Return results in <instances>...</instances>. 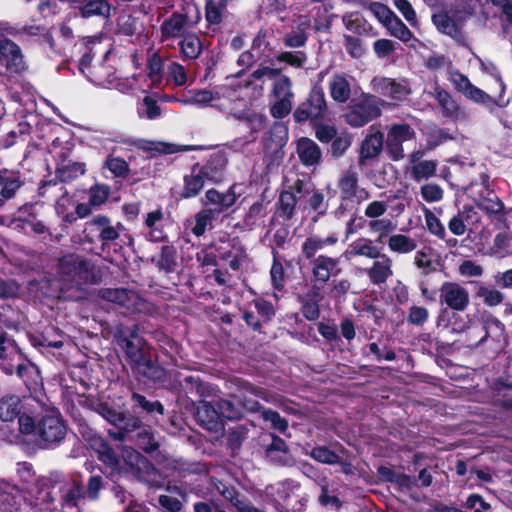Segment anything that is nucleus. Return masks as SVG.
Masks as SVG:
<instances>
[{
	"mask_svg": "<svg viewBox=\"0 0 512 512\" xmlns=\"http://www.w3.org/2000/svg\"><path fill=\"white\" fill-rule=\"evenodd\" d=\"M115 340L123 350L131 368L149 354V349L143 338L139 336L138 325L132 327L120 326L115 333Z\"/></svg>",
	"mask_w": 512,
	"mask_h": 512,
	"instance_id": "nucleus-5",
	"label": "nucleus"
},
{
	"mask_svg": "<svg viewBox=\"0 0 512 512\" xmlns=\"http://www.w3.org/2000/svg\"><path fill=\"white\" fill-rule=\"evenodd\" d=\"M431 95L437 101L444 117L453 120L466 119L464 111L448 91L436 86Z\"/></svg>",
	"mask_w": 512,
	"mask_h": 512,
	"instance_id": "nucleus-20",
	"label": "nucleus"
},
{
	"mask_svg": "<svg viewBox=\"0 0 512 512\" xmlns=\"http://www.w3.org/2000/svg\"><path fill=\"white\" fill-rule=\"evenodd\" d=\"M439 301L447 308L463 312L470 304L469 291L458 282H444L439 288Z\"/></svg>",
	"mask_w": 512,
	"mask_h": 512,
	"instance_id": "nucleus-10",
	"label": "nucleus"
},
{
	"mask_svg": "<svg viewBox=\"0 0 512 512\" xmlns=\"http://www.w3.org/2000/svg\"><path fill=\"white\" fill-rule=\"evenodd\" d=\"M342 22L345 28L357 35L366 33V21L358 12H349L342 16Z\"/></svg>",
	"mask_w": 512,
	"mask_h": 512,
	"instance_id": "nucleus-48",
	"label": "nucleus"
},
{
	"mask_svg": "<svg viewBox=\"0 0 512 512\" xmlns=\"http://www.w3.org/2000/svg\"><path fill=\"white\" fill-rule=\"evenodd\" d=\"M0 62L10 72L19 73L25 69V61L20 47L8 38L0 40Z\"/></svg>",
	"mask_w": 512,
	"mask_h": 512,
	"instance_id": "nucleus-16",
	"label": "nucleus"
},
{
	"mask_svg": "<svg viewBox=\"0 0 512 512\" xmlns=\"http://www.w3.org/2000/svg\"><path fill=\"white\" fill-rule=\"evenodd\" d=\"M200 20L201 13L198 7L194 4H187L181 12H173L162 22L160 26L161 42L184 37L186 32L194 28Z\"/></svg>",
	"mask_w": 512,
	"mask_h": 512,
	"instance_id": "nucleus-2",
	"label": "nucleus"
},
{
	"mask_svg": "<svg viewBox=\"0 0 512 512\" xmlns=\"http://www.w3.org/2000/svg\"><path fill=\"white\" fill-rule=\"evenodd\" d=\"M371 87L376 94L396 101L404 99L410 93L405 85L386 77H374Z\"/></svg>",
	"mask_w": 512,
	"mask_h": 512,
	"instance_id": "nucleus-17",
	"label": "nucleus"
},
{
	"mask_svg": "<svg viewBox=\"0 0 512 512\" xmlns=\"http://www.w3.org/2000/svg\"><path fill=\"white\" fill-rule=\"evenodd\" d=\"M90 447L97 453L98 459L111 468L120 467V459L108 442L99 435L89 438Z\"/></svg>",
	"mask_w": 512,
	"mask_h": 512,
	"instance_id": "nucleus-23",
	"label": "nucleus"
},
{
	"mask_svg": "<svg viewBox=\"0 0 512 512\" xmlns=\"http://www.w3.org/2000/svg\"><path fill=\"white\" fill-rule=\"evenodd\" d=\"M380 249L373 244L368 238H359L348 245L344 252V257L347 260H352L356 257H365L373 259L378 256Z\"/></svg>",
	"mask_w": 512,
	"mask_h": 512,
	"instance_id": "nucleus-24",
	"label": "nucleus"
},
{
	"mask_svg": "<svg viewBox=\"0 0 512 512\" xmlns=\"http://www.w3.org/2000/svg\"><path fill=\"white\" fill-rule=\"evenodd\" d=\"M420 194L426 202L433 203L443 199L444 191L438 184L428 183L420 188Z\"/></svg>",
	"mask_w": 512,
	"mask_h": 512,
	"instance_id": "nucleus-61",
	"label": "nucleus"
},
{
	"mask_svg": "<svg viewBox=\"0 0 512 512\" xmlns=\"http://www.w3.org/2000/svg\"><path fill=\"white\" fill-rule=\"evenodd\" d=\"M262 79L273 81L271 93L276 99L294 97L291 79L286 75H282L279 69L270 68L268 66L260 67L251 73L249 84Z\"/></svg>",
	"mask_w": 512,
	"mask_h": 512,
	"instance_id": "nucleus-8",
	"label": "nucleus"
},
{
	"mask_svg": "<svg viewBox=\"0 0 512 512\" xmlns=\"http://www.w3.org/2000/svg\"><path fill=\"white\" fill-rule=\"evenodd\" d=\"M138 441L140 448L147 453H152L159 448V444L149 428H143L138 433Z\"/></svg>",
	"mask_w": 512,
	"mask_h": 512,
	"instance_id": "nucleus-64",
	"label": "nucleus"
},
{
	"mask_svg": "<svg viewBox=\"0 0 512 512\" xmlns=\"http://www.w3.org/2000/svg\"><path fill=\"white\" fill-rule=\"evenodd\" d=\"M343 40L345 50L352 58L357 59L363 56L365 49L363 47L362 41L359 38L344 34Z\"/></svg>",
	"mask_w": 512,
	"mask_h": 512,
	"instance_id": "nucleus-63",
	"label": "nucleus"
},
{
	"mask_svg": "<svg viewBox=\"0 0 512 512\" xmlns=\"http://www.w3.org/2000/svg\"><path fill=\"white\" fill-rule=\"evenodd\" d=\"M261 417L264 421L269 422L271 428L284 433L288 429V421L282 417L277 411L272 409H262Z\"/></svg>",
	"mask_w": 512,
	"mask_h": 512,
	"instance_id": "nucleus-54",
	"label": "nucleus"
},
{
	"mask_svg": "<svg viewBox=\"0 0 512 512\" xmlns=\"http://www.w3.org/2000/svg\"><path fill=\"white\" fill-rule=\"evenodd\" d=\"M105 167L115 176V177H127L129 174V165L128 163L120 157L109 156L105 161Z\"/></svg>",
	"mask_w": 512,
	"mask_h": 512,
	"instance_id": "nucleus-58",
	"label": "nucleus"
},
{
	"mask_svg": "<svg viewBox=\"0 0 512 512\" xmlns=\"http://www.w3.org/2000/svg\"><path fill=\"white\" fill-rule=\"evenodd\" d=\"M384 26L391 36L404 43L409 42L413 38V33L396 14Z\"/></svg>",
	"mask_w": 512,
	"mask_h": 512,
	"instance_id": "nucleus-41",
	"label": "nucleus"
},
{
	"mask_svg": "<svg viewBox=\"0 0 512 512\" xmlns=\"http://www.w3.org/2000/svg\"><path fill=\"white\" fill-rule=\"evenodd\" d=\"M338 242L336 235H329L325 238L312 235L306 238L302 244V253L307 259H312L316 253L327 246H333Z\"/></svg>",
	"mask_w": 512,
	"mask_h": 512,
	"instance_id": "nucleus-30",
	"label": "nucleus"
},
{
	"mask_svg": "<svg viewBox=\"0 0 512 512\" xmlns=\"http://www.w3.org/2000/svg\"><path fill=\"white\" fill-rule=\"evenodd\" d=\"M20 413V399L17 396H6L0 400V419L12 421Z\"/></svg>",
	"mask_w": 512,
	"mask_h": 512,
	"instance_id": "nucleus-43",
	"label": "nucleus"
},
{
	"mask_svg": "<svg viewBox=\"0 0 512 512\" xmlns=\"http://www.w3.org/2000/svg\"><path fill=\"white\" fill-rule=\"evenodd\" d=\"M329 90L332 99L338 103H345L351 96V85L342 74H335L329 82Z\"/></svg>",
	"mask_w": 512,
	"mask_h": 512,
	"instance_id": "nucleus-32",
	"label": "nucleus"
},
{
	"mask_svg": "<svg viewBox=\"0 0 512 512\" xmlns=\"http://www.w3.org/2000/svg\"><path fill=\"white\" fill-rule=\"evenodd\" d=\"M207 175V167H204L197 172L193 170L190 175L185 176L181 196L191 198L198 195L204 187Z\"/></svg>",
	"mask_w": 512,
	"mask_h": 512,
	"instance_id": "nucleus-27",
	"label": "nucleus"
},
{
	"mask_svg": "<svg viewBox=\"0 0 512 512\" xmlns=\"http://www.w3.org/2000/svg\"><path fill=\"white\" fill-rule=\"evenodd\" d=\"M141 303V298L137 292L122 288V294L118 296L117 305L128 310H137Z\"/></svg>",
	"mask_w": 512,
	"mask_h": 512,
	"instance_id": "nucleus-59",
	"label": "nucleus"
},
{
	"mask_svg": "<svg viewBox=\"0 0 512 512\" xmlns=\"http://www.w3.org/2000/svg\"><path fill=\"white\" fill-rule=\"evenodd\" d=\"M296 152L300 162L307 167L317 166L322 161V151L318 144L306 137L297 141Z\"/></svg>",
	"mask_w": 512,
	"mask_h": 512,
	"instance_id": "nucleus-21",
	"label": "nucleus"
},
{
	"mask_svg": "<svg viewBox=\"0 0 512 512\" xmlns=\"http://www.w3.org/2000/svg\"><path fill=\"white\" fill-rule=\"evenodd\" d=\"M195 417L200 425L209 431L217 432L222 428L221 422L219 421L220 415L218 407L213 406L210 402L199 401Z\"/></svg>",
	"mask_w": 512,
	"mask_h": 512,
	"instance_id": "nucleus-22",
	"label": "nucleus"
},
{
	"mask_svg": "<svg viewBox=\"0 0 512 512\" xmlns=\"http://www.w3.org/2000/svg\"><path fill=\"white\" fill-rule=\"evenodd\" d=\"M367 227L372 235H376V241L383 243L396 229V223L389 218H378L367 221Z\"/></svg>",
	"mask_w": 512,
	"mask_h": 512,
	"instance_id": "nucleus-36",
	"label": "nucleus"
},
{
	"mask_svg": "<svg viewBox=\"0 0 512 512\" xmlns=\"http://www.w3.org/2000/svg\"><path fill=\"white\" fill-rule=\"evenodd\" d=\"M131 400L134 403V408H140L148 414H164V407L159 401H149L144 395L137 392L132 393Z\"/></svg>",
	"mask_w": 512,
	"mask_h": 512,
	"instance_id": "nucleus-49",
	"label": "nucleus"
},
{
	"mask_svg": "<svg viewBox=\"0 0 512 512\" xmlns=\"http://www.w3.org/2000/svg\"><path fill=\"white\" fill-rule=\"evenodd\" d=\"M372 260V264L366 267L363 272L371 284L375 286L386 284L394 275L393 259L386 253L380 252L378 256Z\"/></svg>",
	"mask_w": 512,
	"mask_h": 512,
	"instance_id": "nucleus-14",
	"label": "nucleus"
},
{
	"mask_svg": "<svg viewBox=\"0 0 512 512\" xmlns=\"http://www.w3.org/2000/svg\"><path fill=\"white\" fill-rule=\"evenodd\" d=\"M178 45L184 60L197 59L203 49L200 38L194 33H187Z\"/></svg>",
	"mask_w": 512,
	"mask_h": 512,
	"instance_id": "nucleus-35",
	"label": "nucleus"
},
{
	"mask_svg": "<svg viewBox=\"0 0 512 512\" xmlns=\"http://www.w3.org/2000/svg\"><path fill=\"white\" fill-rule=\"evenodd\" d=\"M297 202L298 199L293 191H282L278 200L279 215L285 220L292 219L296 211Z\"/></svg>",
	"mask_w": 512,
	"mask_h": 512,
	"instance_id": "nucleus-39",
	"label": "nucleus"
},
{
	"mask_svg": "<svg viewBox=\"0 0 512 512\" xmlns=\"http://www.w3.org/2000/svg\"><path fill=\"white\" fill-rule=\"evenodd\" d=\"M85 496L83 486L78 482H73L63 487L62 501L66 506H77L79 501Z\"/></svg>",
	"mask_w": 512,
	"mask_h": 512,
	"instance_id": "nucleus-45",
	"label": "nucleus"
},
{
	"mask_svg": "<svg viewBox=\"0 0 512 512\" xmlns=\"http://www.w3.org/2000/svg\"><path fill=\"white\" fill-rule=\"evenodd\" d=\"M67 433V426L58 410H49L38 420L36 440L42 448L60 443Z\"/></svg>",
	"mask_w": 512,
	"mask_h": 512,
	"instance_id": "nucleus-4",
	"label": "nucleus"
},
{
	"mask_svg": "<svg viewBox=\"0 0 512 512\" xmlns=\"http://www.w3.org/2000/svg\"><path fill=\"white\" fill-rule=\"evenodd\" d=\"M383 145L384 134L374 126H371L369 133L365 136L360 146L359 166H367L376 160L383 151Z\"/></svg>",
	"mask_w": 512,
	"mask_h": 512,
	"instance_id": "nucleus-13",
	"label": "nucleus"
},
{
	"mask_svg": "<svg viewBox=\"0 0 512 512\" xmlns=\"http://www.w3.org/2000/svg\"><path fill=\"white\" fill-rule=\"evenodd\" d=\"M416 132L413 127L407 123H393L388 127L385 149L386 153L393 161H401L405 158L403 144L414 141Z\"/></svg>",
	"mask_w": 512,
	"mask_h": 512,
	"instance_id": "nucleus-6",
	"label": "nucleus"
},
{
	"mask_svg": "<svg viewBox=\"0 0 512 512\" xmlns=\"http://www.w3.org/2000/svg\"><path fill=\"white\" fill-rule=\"evenodd\" d=\"M383 104L384 101L377 99L375 95L363 94L358 101L348 106L343 115L344 120L351 127H363L381 116Z\"/></svg>",
	"mask_w": 512,
	"mask_h": 512,
	"instance_id": "nucleus-3",
	"label": "nucleus"
},
{
	"mask_svg": "<svg viewBox=\"0 0 512 512\" xmlns=\"http://www.w3.org/2000/svg\"><path fill=\"white\" fill-rule=\"evenodd\" d=\"M477 207L482 210L490 219H495L498 223L505 224L506 209L504 203L497 197H483Z\"/></svg>",
	"mask_w": 512,
	"mask_h": 512,
	"instance_id": "nucleus-26",
	"label": "nucleus"
},
{
	"mask_svg": "<svg viewBox=\"0 0 512 512\" xmlns=\"http://www.w3.org/2000/svg\"><path fill=\"white\" fill-rule=\"evenodd\" d=\"M96 411L109 423L119 426L125 420V413L114 409L106 403H100Z\"/></svg>",
	"mask_w": 512,
	"mask_h": 512,
	"instance_id": "nucleus-55",
	"label": "nucleus"
},
{
	"mask_svg": "<svg viewBox=\"0 0 512 512\" xmlns=\"http://www.w3.org/2000/svg\"><path fill=\"white\" fill-rule=\"evenodd\" d=\"M79 5L80 14L83 18L98 16L108 19L110 18L111 11L113 10L111 4L106 0H86L81 2Z\"/></svg>",
	"mask_w": 512,
	"mask_h": 512,
	"instance_id": "nucleus-29",
	"label": "nucleus"
},
{
	"mask_svg": "<svg viewBox=\"0 0 512 512\" xmlns=\"http://www.w3.org/2000/svg\"><path fill=\"white\" fill-rule=\"evenodd\" d=\"M227 89L225 87H220L215 90H195L193 91L188 103L199 104V105H208L215 100H219L226 95Z\"/></svg>",
	"mask_w": 512,
	"mask_h": 512,
	"instance_id": "nucleus-40",
	"label": "nucleus"
},
{
	"mask_svg": "<svg viewBox=\"0 0 512 512\" xmlns=\"http://www.w3.org/2000/svg\"><path fill=\"white\" fill-rule=\"evenodd\" d=\"M302 304V315L309 321L317 320L320 316L319 302L323 299V294L320 292V298L313 294V289L307 293L306 297L299 296Z\"/></svg>",
	"mask_w": 512,
	"mask_h": 512,
	"instance_id": "nucleus-38",
	"label": "nucleus"
},
{
	"mask_svg": "<svg viewBox=\"0 0 512 512\" xmlns=\"http://www.w3.org/2000/svg\"><path fill=\"white\" fill-rule=\"evenodd\" d=\"M341 272L338 259L320 255L311 262V281L313 294L320 298V292L328 283L331 277L337 276Z\"/></svg>",
	"mask_w": 512,
	"mask_h": 512,
	"instance_id": "nucleus-7",
	"label": "nucleus"
},
{
	"mask_svg": "<svg viewBox=\"0 0 512 512\" xmlns=\"http://www.w3.org/2000/svg\"><path fill=\"white\" fill-rule=\"evenodd\" d=\"M338 187L343 199L356 197L359 190L358 173L353 168L346 170L339 179Z\"/></svg>",
	"mask_w": 512,
	"mask_h": 512,
	"instance_id": "nucleus-34",
	"label": "nucleus"
},
{
	"mask_svg": "<svg viewBox=\"0 0 512 512\" xmlns=\"http://www.w3.org/2000/svg\"><path fill=\"white\" fill-rule=\"evenodd\" d=\"M326 109L327 105L323 90L321 88H314L309 93L308 98L295 109L293 117L299 123L308 120H318L324 117Z\"/></svg>",
	"mask_w": 512,
	"mask_h": 512,
	"instance_id": "nucleus-9",
	"label": "nucleus"
},
{
	"mask_svg": "<svg viewBox=\"0 0 512 512\" xmlns=\"http://www.w3.org/2000/svg\"><path fill=\"white\" fill-rule=\"evenodd\" d=\"M438 168L437 160H423L411 166V176L415 181L428 180L436 175Z\"/></svg>",
	"mask_w": 512,
	"mask_h": 512,
	"instance_id": "nucleus-42",
	"label": "nucleus"
},
{
	"mask_svg": "<svg viewBox=\"0 0 512 512\" xmlns=\"http://www.w3.org/2000/svg\"><path fill=\"white\" fill-rule=\"evenodd\" d=\"M132 370L153 382H161L166 378L165 370L153 362L150 353L139 364H136Z\"/></svg>",
	"mask_w": 512,
	"mask_h": 512,
	"instance_id": "nucleus-28",
	"label": "nucleus"
},
{
	"mask_svg": "<svg viewBox=\"0 0 512 512\" xmlns=\"http://www.w3.org/2000/svg\"><path fill=\"white\" fill-rule=\"evenodd\" d=\"M120 451V461L122 460L128 470L139 480L145 481L146 476L156 472L155 466L133 447L123 445Z\"/></svg>",
	"mask_w": 512,
	"mask_h": 512,
	"instance_id": "nucleus-12",
	"label": "nucleus"
},
{
	"mask_svg": "<svg viewBox=\"0 0 512 512\" xmlns=\"http://www.w3.org/2000/svg\"><path fill=\"white\" fill-rule=\"evenodd\" d=\"M314 460L324 464L340 463L339 456L325 446H317L307 453Z\"/></svg>",
	"mask_w": 512,
	"mask_h": 512,
	"instance_id": "nucleus-56",
	"label": "nucleus"
},
{
	"mask_svg": "<svg viewBox=\"0 0 512 512\" xmlns=\"http://www.w3.org/2000/svg\"><path fill=\"white\" fill-rule=\"evenodd\" d=\"M22 186L23 181L19 172L5 168L0 170V209L16 196Z\"/></svg>",
	"mask_w": 512,
	"mask_h": 512,
	"instance_id": "nucleus-18",
	"label": "nucleus"
},
{
	"mask_svg": "<svg viewBox=\"0 0 512 512\" xmlns=\"http://www.w3.org/2000/svg\"><path fill=\"white\" fill-rule=\"evenodd\" d=\"M429 319V311L424 306L412 305L409 308L407 321L414 326H422Z\"/></svg>",
	"mask_w": 512,
	"mask_h": 512,
	"instance_id": "nucleus-60",
	"label": "nucleus"
},
{
	"mask_svg": "<svg viewBox=\"0 0 512 512\" xmlns=\"http://www.w3.org/2000/svg\"><path fill=\"white\" fill-rule=\"evenodd\" d=\"M152 262L160 271L166 273L174 272L177 267V251L172 245H163L160 253L152 258Z\"/></svg>",
	"mask_w": 512,
	"mask_h": 512,
	"instance_id": "nucleus-33",
	"label": "nucleus"
},
{
	"mask_svg": "<svg viewBox=\"0 0 512 512\" xmlns=\"http://www.w3.org/2000/svg\"><path fill=\"white\" fill-rule=\"evenodd\" d=\"M389 250L396 254H408L417 248V241L405 234H391L387 239Z\"/></svg>",
	"mask_w": 512,
	"mask_h": 512,
	"instance_id": "nucleus-37",
	"label": "nucleus"
},
{
	"mask_svg": "<svg viewBox=\"0 0 512 512\" xmlns=\"http://www.w3.org/2000/svg\"><path fill=\"white\" fill-rule=\"evenodd\" d=\"M272 441L265 449L266 458L279 466H292L295 459L291 455L286 442L274 434L271 435Z\"/></svg>",
	"mask_w": 512,
	"mask_h": 512,
	"instance_id": "nucleus-19",
	"label": "nucleus"
},
{
	"mask_svg": "<svg viewBox=\"0 0 512 512\" xmlns=\"http://www.w3.org/2000/svg\"><path fill=\"white\" fill-rule=\"evenodd\" d=\"M432 22L436 29L451 37L458 45L465 46L466 39L462 32V23L453 19L445 10H438L432 14Z\"/></svg>",
	"mask_w": 512,
	"mask_h": 512,
	"instance_id": "nucleus-15",
	"label": "nucleus"
},
{
	"mask_svg": "<svg viewBox=\"0 0 512 512\" xmlns=\"http://www.w3.org/2000/svg\"><path fill=\"white\" fill-rule=\"evenodd\" d=\"M110 220L111 219L106 215H96L92 217L85 224V228L83 230V240L90 244L95 242L96 236L98 240H100L101 235H103Z\"/></svg>",
	"mask_w": 512,
	"mask_h": 512,
	"instance_id": "nucleus-31",
	"label": "nucleus"
},
{
	"mask_svg": "<svg viewBox=\"0 0 512 512\" xmlns=\"http://www.w3.org/2000/svg\"><path fill=\"white\" fill-rule=\"evenodd\" d=\"M321 493L318 497V502L322 506H332L335 509H339L342 505L340 499L336 495L329 494V482L327 478H322L318 481Z\"/></svg>",
	"mask_w": 512,
	"mask_h": 512,
	"instance_id": "nucleus-53",
	"label": "nucleus"
},
{
	"mask_svg": "<svg viewBox=\"0 0 512 512\" xmlns=\"http://www.w3.org/2000/svg\"><path fill=\"white\" fill-rule=\"evenodd\" d=\"M491 327H495L500 332H503L505 330L504 324L499 319H497L496 317L491 316V317H489L484 322L483 325H481V326H472L470 328L471 333H476L479 336V339L477 341H475V343L473 345L478 346L479 344H481L484 341H486L487 338L489 337V331L488 330Z\"/></svg>",
	"mask_w": 512,
	"mask_h": 512,
	"instance_id": "nucleus-46",
	"label": "nucleus"
},
{
	"mask_svg": "<svg viewBox=\"0 0 512 512\" xmlns=\"http://www.w3.org/2000/svg\"><path fill=\"white\" fill-rule=\"evenodd\" d=\"M230 384L237 389V393L233 394V397L236 398L241 403L242 407L249 412L260 411L261 405L255 400L246 399V393L261 398L266 402L271 401L270 393L267 390L254 386L244 379L234 378L230 381Z\"/></svg>",
	"mask_w": 512,
	"mask_h": 512,
	"instance_id": "nucleus-11",
	"label": "nucleus"
},
{
	"mask_svg": "<svg viewBox=\"0 0 512 512\" xmlns=\"http://www.w3.org/2000/svg\"><path fill=\"white\" fill-rule=\"evenodd\" d=\"M215 211L212 209H204L199 211L194 217V224L191 231L195 236H202L207 228L212 227V222L215 219Z\"/></svg>",
	"mask_w": 512,
	"mask_h": 512,
	"instance_id": "nucleus-44",
	"label": "nucleus"
},
{
	"mask_svg": "<svg viewBox=\"0 0 512 512\" xmlns=\"http://www.w3.org/2000/svg\"><path fill=\"white\" fill-rule=\"evenodd\" d=\"M167 75L176 86H183L187 82L186 70L177 62L172 61L167 65Z\"/></svg>",
	"mask_w": 512,
	"mask_h": 512,
	"instance_id": "nucleus-62",
	"label": "nucleus"
},
{
	"mask_svg": "<svg viewBox=\"0 0 512 512\" xmlns=\"http://www.w3.org/2000/svg\"><path fill=\"white\" fill-rule=\"evenodd\" d=\"M286 143V129L282 125H275L268 137L264 138V146L268 150L277 151Z\"/></svg>",
	"mask_w": 512,
	"mask_h": 512,
	"instance_id": "nucleus-47",
	"label": "nucleus"
},
{
	"mask_svg": "<svg viewBox=\"0 0 512 512\" xmlns=\"http://www.w3.org/2000/svg\"><path fill=\"white\" fill-rule=\"evenodd\" d=\"M206 201L204 205H214L215 214H219L230 208L236 202L237 195L234 187H230L225 193H220L215 189H209L205 194Z\"/></svg>",
	"mask_w": 512,
	"mask_h": 512,
	"instance_id": "nucleus-25",
	"label": "nucleus"
},
{
	"mask_svg": "<svg viewBox=\"0 0 512 512\" xmlns=\"http://www.w3.org/2000/svg\"><path fill=\"white\" fill-rule=\"evenodd\" d=\"M477 296L489 307L500 305L504 300V294L496 288L481 285L478 288Z\"/></svg>",
	"mask_w": 512,
	"mask_h": 512,
	"instance_id": "nucleus-50",
	"label": "nucleus"
},
{
	"mask_svg": "<svg viewBox=\"0 0 512 512\" xmlns=\"http://www.w3.org/2000/svg\"><path fill=\"white\" fill-rule=\"evenodd\" d=\"M424 218L428 231L444 240L446 237V230L440 219L428 208H424Z\"/></svg>",
	"mask_w": 512,
	"mask_h": 512,
	"instance_id": "nucleus-51",
	"label": "nucleus"
},
{
	"mask_svg": "<svg viewBox=\"0 0 512 512\" xmlns=\"http://www.w3.org/2000/svg\"><path fill=\"white\" fill-rule=\"evenodd\" d=\"M216 406L218 407L219 415L229 420H236L242 417V410L231 400L219 399L216 402Z\"/></svg>",
	"mask_w": 512,
	"mask_h": 512,
	"instance_id": "nucleus-57",
	"label": "nucleus"
},
{
	"mask_svg": "<svg viewBox=\"0 0 512 512\" xmlns=\"http://www.w3.org/2000/svg\"><path fill=\"white\" fill-rule=\"evenodd\" d=\"M414 264L424 275H428L436 270L432 259L431 249L417 251L414 256Z\"/></svg>",
	"mask_w": 512,
	"mask_h": 512,
	"instance_id": "nucleus-52",
	"label": "nucleus"
},
{
	"mask_svg": "<svg viewBox=\"0 0 512 512\" xmlns=\"http://www.w3.org/2000/svg\"><path fill=\"white\" fill-rule=\"evenodd\" d=\"M57 278L63 288L70 289L95 284L100 280L101 275L88 259L79 254L70 253L59 259Z\"/></svg>",
	"mask_w": 512,
	"mask_h": 512,
	"instance_id": "nucleus-1",
	"label": "nucleus"
}]
</instances>
